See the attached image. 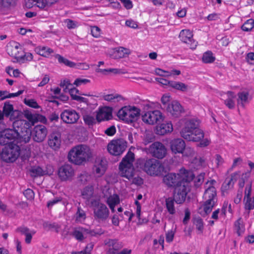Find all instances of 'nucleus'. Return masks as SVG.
<instances>
[{"label":"nucleus","mask_w":254,"mask_h":254,"mask_svg":"<svg viewBox=\"0 0 254 254\" xmlns=\"http://www.w3.org/2000/svg\"><path fill=\"white\" fill-rule=\"evenodd\" d=\"M92 156V152L87 145H76L69 151L68 154V160L75 164L81 165Z\"/></svg>","instance_id":"1"},{"label":"nucleus","mask_w":254,"mask_h":254,"mask_svg":"<svg viewBox=\"0 0 254 254\" xmlns=\"http://www.w3.org/2000/svg\"><path fill=\"white\" fill-rule=\"evenodd\" d=\"M139 167L150 176H159L164 170L163 164L154 158H144L138 161Z\"/></svg>","instance_id":"2"},{"label":"nucleus","mask_w":254,"mask_h":254,"mask_svg":"<svg viewBox=\"0 0 254 254\" xmlns=\"http://www.w3.org/2000/svg\"><path fill=\"white\" fill-rule=\"evenodd\" d=\"M31 125L24 120H16L13 123V127L17 128L18 138L17 142H28L32 136V130L30 128Z\"/></svg>","instance_id":"3"},{"label":"nucleus","mask_w":254,"mask_h":254,"mask_svg":"<svg viewBox=\"0 0 254 254\" xmlns=\"http://www.w3.org/2000/svg\"><path fill=\"white\" fill-rule=\"evenodd\" d=\"M134 160V153L130 151H128L126 155L120 163L119 167L120 174L122 177H125L128 180L133 177L134 168L132 163Z\"/></svg>","instance_id":"4"},{"label":"nucleus","mask_w":254,"mask_h":254,"mask_svg":"<svg viewBox=\"0 0 254 254\" xmlns=\"http://www.w3.org/2000/svg\"><path fill=\"white\" fill-rule=\"evenodd\" d=\"M186 177H183L179 174L168 173L163 177V182L169 187H178L179 185L184 184V182H190L194 178V174L192 172H189L186 175Z\"/></svg>","instance_id":"5"},{"label":"nucleus","mask_w":254,"mask_h":254,"mask_svg":"<svg viewBox=\"0 0 254 254\" xmlns=\"http://www.w3.org/2000/svg\"><path fill=\"white\" fill-rule=\"evenodd\" d=\"M203 198L205 199L203 204V210L206 214H208L211 211L217 200L215 188L211 186L207 189L204 192Z\"/></svg>","instance_id":"6"},{"label":"nucleus","mask_w":254,"mask_h":254,"mask_svg":"<svg viewBox=\"0 0 254 254\" xmlns=\"http://www.w3.org/2000/svg\"><path fill=\"white\" fill-rule=\"evenodd\" d=\"M20 154V148L16 144L5 146L1 153V158L5 162H13Z\"/></svg>","instance_id":"7"},{"label":"nucleus","mask_w":254,"mask_h":254,"mask_svg":"<svg viewBox=\"0 0 254 254\" xmlns=\"http://www.w3.org/2000/svg\"><path fill=\"white\" fill-rule=\"evenodd\" d=\"M127 142L123 138H118L111 140L107 145V150L112 155H120L126 150Z\"/></svg>","instance_id":"8"},{"label":"nucleus","mask_w":254,"mask_h":254,"mask_svg":"<svg viewBox=\"0 0 254 254\" xmlns=\"http://www.w3.org/2000/svg\"><path fill=\"white\" fill-rule=\"evenodd\" d=\"M17 128H6L0 131V144L2 145L14 144L18 138Z\"/></svg>","instance_id":"9"},{"label":"nucleus","mask_w":254,"mask_h":254,"mask_svg":"<svg viewBox=\"0 0 254 254\" xmlns=\"http://www.w3.org/2000/svg\"><path fill=\"white\" fill-rule=\"evenodd\" d=\"M190 182H184V184H182L175 188L173 198L177 203L182 204L185 201L187 195L190 190L189 185Z\"/></svg>","instance_id":"10"},{"label":"nucleus","mask_w":254,"mask_h":254,"mask_svg":"<svg viewBox=\"0 0 254 254\" xmlns=\"http://www.w3.org/2000/svg\"><path fill=\"white\" fill-rule=\"evenodd\" d=\"M147 150L153 157L159 159H163L167 154V149L165 145L158 141L152 143Z\"/></svg>","instance_id":"11"},{"label":"nucleus","mask_w":254,"mask_h":254,"mask_svg":"<svg viewBox=\"0 0 254 254\" xmlns=\"http://www.w3.org/2000/svg\"><path fill=\"white\" fill-rule=\"evenodd\" d=\"M1 113L2 115V120L4 116L9 118L10 120H18L22 115V112L18 110H14L13 105L10 104L9 101H6L4 103Z\"/></svg>","instance_id":"12"},{"label":"nucleus","mask_w":254,"mask_h":254,"mask_svg":"<svg viewBox=\"0 0 254 254\" xmlns=\"http://www.w3.org/2000/svg\"><path fill=\"white\" fill-rule=\"evenodd\" d=\"M32 138L34 141L42 142L45 139L48 133L46 127L43 125H38L35 126L32 130Z\"/></svg>","instance_id":"13"},{"label":"nucleus","mask_w":254,"mask_h":254,"mask_svg":"<svg viewBox=\"0 0 254 254\" xmlns=\"http://www.w3.org/2000/svg\"><path fill=\"white\" fill-rule=\"evenodd\" d=\"M162 118V113L158 110L146 112L142 115V121L149 125H154L157 123Z\"/></svg>","instance_id":"14"},{"label":"nucleus","mask_w":254,"mask_h":254,"mask_svg":"<svg viewBox=\"0 0 254 254\" xmlns=\"http://www.w3.org/2000/svg\"><path fill=\"white\" fill-rule=\"evenodd\" d=\"M61 118L66 124H74L79 118V114L73 109H66L61 114Z\"/></svg>","instance_id":"15"},{"label":"nucleus","mask_w":254,"mask_h":254,"mask_svg":"<svg viewBox=\"0 0 254 254\" xmlns=\"http://www.w3.org/2000/svg\"><path fill=\"white\" fill-rule=\"evenodd\" d=\"M172 117L179 118L184 112L182 105L177 101H173L170 102L165 110Z\"/></svg>","instance_id":"16"},{"label":"nucleus","mask_w":254,"mask_h":254,"mask_svg":"<svg viewBox=\"0 0 254 254\" xmlns=\"http://www.w3.org/2000/svg\"><path fill=\"white\" fill-rule=\"evenodd\" d=\"M193 34L190 30H182L179 35V38L184 43H187L191 49H195L197 42L192 38Z\"/></svg>","instance_id":"17"},{"label":"nucleus","mask_w":254,"mask_h":254,"mask_svg":"<svg viewBox=\"0 0 254 254\" xmlns=\"http://www.w3.org/2000/svg\"><path fill=\"white\" fill-rule=\"evenodd\" d=\"M107 167V162L106 159L97 158L95 160L93 170L99 177H100L104 174Z\"/></svg>","instance_id":"18"},{"label":"nucleus","mask_w":254,"mask_h":254,"mask_svg":"<svg viewBox=\"0 0 254 254\" xmlns=\"http://www.w3.org/2000/svg\"><path fill=\"white\" fill-rule=\"evenodd\" d=\"M199 123V121L196 119H191L186 121L185 123V126L180 132L181 135L199 129L198 128Z\"/></svg>","instance_id":"19"},{"label":"nucleus","mask_w":254,"mask_h":254,"mask_svg":"<svg viewBox=\"0 0 254 254\" xmlns=\"http://www.w3.org/2000/svg\"><path fill=\"white\" fill-rule=\"evenodd\" d=\"M74 170L68 164H65L61 167L58 171V175L62 181H66L72 178Z\"/></svg>","instance_id":"20"},{"label":"nucleus","mask_w":254,"mask_h":254,"mask_svg":"<svg viewBox=\"0 0 254 254\" xmlns=\"http://www.w3.org/2000/svg\"><path fill=\"white\" fill-rule=\"evenodd\" d=\"M181 136L188 141L198 142L203 138L204 132L201 129H198L184 134Z\"/></svg>","instance_id":"21"},{"label":"nucleus","mask_w":254,"mask_h":254,"mask_svg":"<svg viewBox=\"0 0 254 254\" xmlns=\"http://www.w3.org/2000/svg\"><path fill=\"white\" fill-rule=\"evenodd\" d=\"M186 148V143L181 138H176L170 142V148L171 151L176 153H183Z\"/></svg>","instance_id":"22"},{"label":"nucleus","mask_w":254,"mask_h":254,"mask_svg":"<svg viewBox=\"0 0 254 254\" xmlns=\"http://www.w3.org/2000/svg\"><path fill=\"white\" fill-rule=\"evenodd\" d=\"M48 145L54 150H58L61 144V135L58 133L51 134L48 139Z\"/></svg>","instance_id":"23"},{"label":"nucleus","mask_w":254,"mask_h":254,"mask_svg":"<svg viewBox=\"0 0 254 254\" xmlns=\"http://www.w3.org/2000/svg\"><path fill=\"white\" fill-rule=\"evenodd\" d=\"M94 213L96 217L103 220L108 217L109 210L105 204L100 203L94 209Z\"/></svg>","instance_id":"24"},{"label":"nucleus","mask_w":254,"mask_h":254,"mask_svg":"<svg viewBox=\"0 0 254 254\" xmlns=\"http://www.w3.org/2000/svg\"><path fill=\"white\" fill-rule=\"evenodd\" d=\"M238 176H239L238 173H234L231 174L230 178H227L225 179L221 188L223 192L233 188L234 184L237 181Z\"/></svg>","instance_id":"25"},{"label":"nucleus","mask_w":254,"mask_h":254,"mask_svg":"<svg viewBox=\"0 0 254 254\" xmlns=\"http://www.w3.org/2000/svg\"><path fill=\"white\" fill-rule=\"evenodd\" d=\"M237 100L238 106H240L244 108L246 104L249 103L251 98L249 97V93L248 91H241L237 94Z\"/></svg>","instance_id":"26"},{"label":"nucleus","mask_w":254,"mask_h":254,"mask_svg":"<svg viewBox=\"0 0 254 254\" xmlns=\"http://www.w3.org/2000/svg\"><path fill=\"white\" fill-rule=\"evenodd\" d=\"M172 130L173 125L171 123H162L156 128V133L159 135H164Z\"/></svg>","instance_id":"27"},{"label":"nucleus","mask_w":254,"mask_h":254,"mask_svg":"<svg viewBox=\"0 0 254 254\" xmlns=\"http://www.w3.org/2000/svg\"><path fill=\"white\" fill-rule=\"evenodd\" d=\"M112 118L111 112L107 111L104 109H100L96 115V120L100 123L103 121H108Z\"/></svg>","instance_id":"28"},{"label":"nucleus","mask_w":254,"mask_h":254,"mask_svg":"<svg viewBox=\"0 0 254 254\" xmlns=\"http://www.w3.org/2000/svg\"><path fill=\"white\" fill-rule=\"evenodd\" d=\"M35 51L41 56L49 58L51 54L54 53V50L46 46H38L35 48Z\"/></svg>","instance_id":"29"},{"label":"nucleus","mask_w":254,"mask_h":254,"mask_svg":"<svg viewBox=\"0 0 254 254\" xmlns=\"http://www.w3.org/2000/svg\"><path fill=\"white\" fill-rule=\"evenodd\" d=\"M104 244L117 251L123 247L122 243L118 241L117 239H106L104 241Z\"/></svg>","instance_id":"30"},{"label":"nucleus","mask_w":254,"mask_h":254,"mask_svg":"<svg viewBox=\"0 0 254 254\" xmlns=\"http://www.w3.org/2000/svg\"><path fill=\"white\" fill-rule=\"evenodd\" d=\"M130 53L129 49L120 47L116 50L113 56L115 59H121L127 57Z\"/></svg>","instance_id":"31"},{"label":"nucleus","mask_w":254,"mask_h":254,"mask_svg":"<svg viewBox=\"0 0 254 254\" xmlns=\"http://www.w3.org/2000/svg\"><path fill=\"white\" fill-rule=\"evenodd\" d=\"M228 98L224 100V104L229 109H233L235 107L234 99L236 96L233 92L229 91L227 92Z\"/></svg>","instance_id":"32"},{"label":"nucleus","mask_w":254,"mask_h":254,"mask_svg":"<svg viewBox=\"0 0 254 254\" xmlns=\"http://www.w3.org/2000/svg\"><path fill=\"white\" fill-rule=\"evenodd\" d=\"M167 227L171 228V229L167 231L166 234V241L168 243H170L172 242L174 239V235L176 230V226H174L173 223H169L168 226L166 225L164 226L165 230H166Z\"/></svg>","instance_id":"33"},{"label":"nucleus","mask_w":254,"mask_h":254,"mask_svg":"<svg viewBox=\"0 0 254 254\" xmlns=\"http://www.w3.org/2000/svg\"><path fill=\"white\" fill-rule=\"evenodd\" d=\"M107 203L111 210L113 212L114 211L116 205L120 203V198L119 195L117 194H114L113 195H110L107 198Z\"/></svg>","instance_id":"34"},{"label":"nucleus","mask_w":254,"mask_h":254,"mask_svg":"<svg viewBox=\"0 0 254 254\" xmlns=\"http://www.w3.org/2000/svg\"><path fill=\"white\" fill-rule=\"evenodd\" d=\"M68 92L70 94L72 100L81 102H84L87 100L84 97L76 95V94H80L79 91L76 88L73 87V86L68 90Z\"/></svg>","instance_id":"35"},{"label":"nucleus","mask_w":254,"mask_h":254,"mask_svg":"<svg viewBox=\"0 0 254 254\" xmlns=\"http://www.w3.org/2000/svg\"><path fill=\"white\" fill-rule=\"evenodd\" d=\"M170 87L183 92H186L188 89L187 85L179 81H172Z\"/></svg>","instance_id":"36"},{"label":"nucleus","mask_w":254,"mask_h":254,"mask_svg":"<svg viewBox=\"0 0 254 254\" xmlns=\"http://www.w3.org/2000/svg\"><path fill=\"white\" fill-rule=\"evenodd\" d=\"M55 57L58 60L59 63L60 64H64L66 66L70 67H73L75 65V64L72 62H71L66 58H64L60 54H56Z\"/></svg>","instance_id":"37"},{"label":"nucleus","mask_w":254,"mask_h":254,"mask_svg":"<svg viewBox=\"0 0 254 254\" xmlns=\"http://www.w3.org/2000/svg\"><path fill=\"white\" fill-rule=\"evenodd\" d=\"M215 60V57L213 56V53L210 51L205 52L202 57V62L205 64L212 63Z\"/></svg>","instance_id":"38"},{"label":"nucleus","mask_w":254,"mask_h":254,"mask_svg":"<svg viewBox=\"0 0 254 254\" xmlns=\"http://www.w3.org/2000/svg\"><path fill=\"white\" fill-rule=\"evenodd\" d=\"M174 198L171 197L166 199V206L168 211L171 214H173L176 212L174 207Z\"/></svg>","instance_id":"39"},{"label":"nucleus","mask_w":254,"mask_h":254,"mask_svg":"<svg viewBox=\"0 0 254 254\" xmlns=\"http://www.w3.org/2000/svg\"><path fill=\"white\" fill-rule=\"evenodd\" d=\"M129 109L130 117L132 119V122L136 121L140 115V110L139 109L134 107L130 106Z\"/></svg>","instance_id":"40"},{"label":"nucleus","mask_w":254,"mask_h":254,"mask_svg":"<svg viewBox=\"0 0 254 254\" xmlns=\"http://www.w3.org/2000/svg\"><path fill=\"white\" fill-rule=\"evenodd\" d=\"M93 194V188L92 186L86 187L82 191V195L84 199H89Z\"/></svg>","instance_id":"41"},{"label":"nucleus","mask_w":254,"mask_h":254,"mask_svg":"<svg viewBox=\"0 0 254 254\" xmlns=\"http://www.w3.org/2000/svg\"><path fill=\"white\" fill-rule=\"evenodd\" d=\"M20 49L21 51H22V48L20 47V45L19 43H16L14 46H12L11 48V53L9 54L12 57H14L18 62V57H21L19 55L20 51H18V49Z\"/></svg>","instance_id":"42"},{"label":"nucleus","mask_w":254,"mask_h":254,"mask_svg":"<svg viewBox=\"0 0 254 254\" xmlns=\"http://www.w3.org/2000/svg\"><path fill=\"white\" fill-rule=\"evenodd\" d=\"M254 27V20L252 19H250L245 22L242 26V29L246 32L251 31Z\"/></svg>","instance_id":"43"},{"label":"nucleus","mask_w":254,"mask_h":254,"mask_svg":"<svg viewBox=\"0 0 254 254\" xmlns=\"http://www.w3.org/2000/svg\"><path fill=\"white\" fill-rule=\"evenodd\" d=\"M83 118L85 124L89 126H92L96 123V118L91 115H85Z\"/></svg>","instance_id":"44"},{"label":"nucleus","mask_w":254,"mask_h":254,"mask_svg":"<svg viewBox=\"0 0 254 254\" xmlns=\"http://www.w3.org/2000/svg\"><path fill=\"white\" fill-rule=\"evenodd\" d=\"M96 71L98 72L102 73L104 74H107L109 73H113L114 74H119L121 73V70L118 68H109V69H101L98 68Z\"/></svg>","instance_id":"45"},{"label":"nucleus","mask_w":254,"mask_h":254,"mask_svg":"<svg viewBox=\"0 0 254 254\" xmlns=\"http://www.w3.org/2000/svg\"><path fill=\"white\" fill-rule=\"evenodd\" d=\"M129 108H130V106H124L122 108L117 114L119 118L125 121V118L127 116V112L128 111Z\"/></svg>","instance_id":"46"},{"label":"nucleus","mask_w":254,"mask_h":254,"mask_svg":"<svg viewBox=\"0 0 254 254\" xmlns=\"http://www.w3.org/2000/svg\"><path fill=\"white\" fill-rule=\"evenodd\" d=\"M31 175L32 177L41 176L43 175L42 169L40 167H34L30 170Z\"/></svg>","instance_id":"47"},{"label":"nucleus","mask_w":254,"mask_h":254,"mask_svg":"<svg viewBox=\"0 0 254 254\" xmlns=\"http://www.w3.org/2000/svg\"><path fill=\"white\" fill-rule=\"evenodd\" d=\"M18 62L24 63L25 61H31L33 60V55L31 53H26L24 55L18 57Z\"/></svg>","instance_id":"48"},{"label":"nucleus","mask_w":254,"mask_h":254,"mask_svg":"<svg viewBox=\"0 0 254 254\" xmlns=\"http://www.w3.org/2000/svg\"><path fill=\"white\" fill-rule=\"evenodd\" d=\"M235 230L239 236H241L244 233L245 227L244 223H235Z\"/></svg>","instance_id":"49"},{"label":"nucleus","mask_w":254,"mask_h":254,"mask_svg":"<svg viewBox=\"0 0 254 254\" xmlns=\"http://www.w3.org/2000/svg\"><path fill=\"white\" fill-rule=\"evenodd\" d=\"M204 176L205 173H201L196 178H193L192 180L194 179V184L195 187L197 188L202 184L204 181Z\"/></svg>","instance_id":"50"},{"label":"nucleus","mask_w":254,"mask_h":254,"mask_svg":"<svg viewBox=\"0 0 254 254\" xmlns=\"http://www.w3.org/2000/svg\"><path fill=\"white\" fill-rule=\"evenodd\" d=\"M73 85L70 83L69 80H64L61 81L60 86L64 88V92H67L68 90L72 87Z\"/></svg>","instance_id":"51"},{"label":"nucleus","mask_w":254,"mask_h":254,"mask_svg":"<svg viewBox=\"0 0 254 254\" xmlns=\"http://www.w3.org/2000/svg\"><path fill=\"white\" fill-rule=\"evenodd\" d=\"M170 96L168 95H164L161 98V101L162 104V109L166 110L170 102Z\"/></svg>","instance_id":"52"},{"label":"nucleus","mask_w":254,"mask_h":254,"mask_svg":"<svg viewBox=\"0 0 254 254\" xmlns=\"http://www.w3.org/2000/svg\"><path fill=\"white\" fill-rule=\"evenodd\" d=\"M25 118L31 123L32 125H34V124L38 121V119L36 115L31 114V113L27 112L25 114Z\"/></svg>","instance_id":"53"},{"label":"nucleus","mask_w":254,"mask_h":254,"mask_svg":"<svg viewBox=\"0 0 254 254\" xmlns=\"http://www.w3.org/2000/svg\"><path fill=\"white\" fill-rule=\"evenodd\" d=\"M76 220L83 221L85 219L86 215L85 212L80 208H78L77 211L76 213Z\"/></svg>","instance_id":"54"},{"label":"nucleus","mask_w":254,"mask_h":254,"mask_svg":"<svg viewBox=\"0 0 254 254\" xmlns=\"http://www.w3.org/2000/svg\"><path fill=\"white\" fill-rule=\"evenodd\" d=\"M33 1L35 2L34 5L41 9H44L46 7H49L45 0H33Z\"/></svg>","instance_id":"55"},{"label":"nucleus","mask_w":254,"mask_h":254,"mask_svg":"<svg viewBox=\"0 0 254 254\" xmlns=\"http://www.w3.org/2000/svg\"><path fill=\"white\" fill-rule=\"evenodd\" d=\"M43 227L46 230H55L58 232L59 227L54 223H44Z\"/></svg>","instance_id":"56"},{"label":"nucleus","mask_w":254,"mask_h":254,"mask_svg":"<svg viewBox=\"0 0 254 254\" xmlns=\"http://www.w3.org/2000/svg\"><path fill=\"white\" fill-rule=\"evenodd\" d=\"M249 176H248L247 173L243 174L241 178L239 180V189H242L243 190V188L245 186V181H247L248 179Z\"/></svg>","instance_id":"57"},{"label":"nucleus","mask_w":254,"mask_h":254,"mask_svg":"<svg viewBox=\"0 0 254 254\" xmlns=\"http://www.w3.org/2000/svg\"><path fill=\"white\" fill-rule=\"evenodd\" d=\"M155 139L154 135L152 133H147L144 139V142L145 144H147L149 143L153 142Z\"/></svg>","instance_id":"58"},{"label":"nucleus","mask_w":254,"mask_h":254,"mask_svg":"<svg viewBox=\"0 0 254 254\" xmlns=\"http://www.w3.org/2000/svg\"><path fill=\"white\" fill-rule=\"evenodd\" d=\"M24 103L26 105L33 108L37 109L39 108L37 103L34 99L25 100Z\"/></svg>","instance_id":"59"},{"label":"nucleus","mask_w":254,"mask_h":254,"mask_svg":"<svg viewBox=\"0 0 254 254\" xmlns=\"http://www.w3.org/2000/svg\"><path fill=\"white\" fill-rule=\"evenodd\" d=\"M121 98L122 96L120 95L107 94L103 96V99L107 101H112L115 99H121Z\"/></svg>","instance_id":"60"},{"label":"nucleus","mask_w":254,"mask_h":254,"mask_svg":"<svg viewBox=\"0 0 254 254\" xmlns=\"http://www.w3.org/2000/svg\"><path fill=\"white\" fill-rule=\"evenodd\" d=\"M245 202V208L248 210H251L254 208V200H252L251 198H246Z\"/></svg>","instance_id":"61"},{"label":"nucleus","mask_w":254,"mask_h":254,"mask_svg":"<svg viewBox=\"0 0 254 254\" xmlns=\"http://www.w3.org/2000/svg\"><path fill=\"white\" fill-rule=\"evenodd\" d=\"M23 194L28 199H32L34 197V191L30 189H27L25 190L23 192Z\"/></svg>","instance_id":"62"},{"label":"nucleus","mask_w":254,"mask_h":254,"mask_svg":"<svg viewBox=\"0 0 254 254\" xmlns=\"http://www.w3.org/2000/svg\"><path fill=\"white\" fill-rule=\"evenodd\" d=\"M105 133L108 136H113L116 132V129L115 126H112L107 128L104 131Z\"/></svg>","instance_id":"63"},{"label":"nucleus","mask_w":254,"mask_h":254,"mask_svg":"<svg viewBox=\"0 0 254 254\" xmlns=\"http://www.w3.org/2000/svg\"><path fill=\"white\" fill-rule=\"evenodd\" d=\"M92 36L94 37H99L100 35V29L97 26H93L91 30Z\"/></svg>","instance_id":"64"}]
</instances>
